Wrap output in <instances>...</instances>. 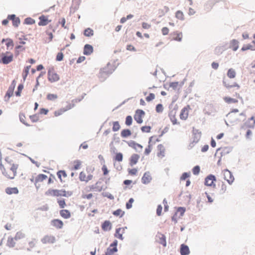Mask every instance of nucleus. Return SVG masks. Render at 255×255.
<instances>
[{
  "instance_id": "e2e57ef3",
  "label": "nucleus",
  "mask_w": 255,
  "mask_h": 255,
  "mask_svg": "<svg viewBox=\"0 0 255 255\" xmlns=\"http://www.w3.org/2000/svg\"><path fill=\"white\" fill-rule=\"evenodd\" d=\"M155 98V95L153 93H150L149 95L146 97V100L150 102Z\"/></svg>"
},
{
  "instance_id": "72a5a7b5",
  "label": "nucleus",
  "mask_w": 255,
  "mask_h": 255,
  "mask_svg": "<svg viewBox=\"0 0 255 255\" xmlns=\"http://www.w3.org/2000/svg\"><path fill=\"white\" fill-rule=\"evenodd\" d=\"M118 252L117 247H114L113 248H111L110 247L107 248V253L108 255H113V254L116 252Z\"/></svg>"
},
{
  "instance_id": "4be33fe9",
  "label": "nucleus",
  "mask_w": 255,
  "mask_h": 255,
  "mask_svg": "<svg viewBox=\"0 0 255 255\" xmlns=\"http://www.w3.org/2000/svg\"><path fill=\"white\" fill-rule=\"evenodd\" d=\"M60 214L61 217L64 219H68L71 217V214L68 210H62L60 211Z\"/></svg>"
},
{
  "instance_id": "39448f33",
  "label": "nucleus",
  "mask_w": 255,
  "mask_h": 255,
  "mask_svg": "<svg viewBox=\"0 0 255 255\" xmlns=\"http://www.w3.org/2000/svg\"><path fill=\"white\" fill-rule=\"evenodd\" d=\"M223 174L224 179L226 180L229 184H231L234 180V177L232 172L228 169H226L223 171Z\"/></svg>"
},
{
  "instance_id": "c85d7f7f",
  "label": "nucleus",
  "mask_w": 255,
  "mask_h": 255,
  "mask_svg": "<svg viewBox=\"0 0 255 255\" xmlns=\"http://www.w3.org/2000/svg\"><path fill=\"white\" fill-rule=\"evenodd\" d=\"M47 176L43 174H39L35 178V182H42L44 180L46 179L47 178Z\"/></svg>"
},
{
  "instance_id": "6ab92c4d",
  "label": "nucleus",
  "mask_w": 255,
  "mask_h": 255,
  "mask_svg": "<svg viewBox=\"0 0 255 255\" xmlns=\"http://www.w3.org/2000/svg\"><path fill=\"white\" fill-rule=\"evenodd\" d=\"M101 183L100 182H97L95 185H92L90 187V190L94 191L100 192L102 190V186H100L99 184Z\"/></svg>"
},
{
  "instance_id": "0eeeda50",
  "label": "nucleus",
  "mask_w": 255,
  "mask_h": 255,
  "mask_svg": "<svg viewBox=\"0 0 255 255\" xmlns=\"http://www.w3.org/2000/svg\"><path fill=\"white\" fill-rule=\"evenodd\" d=\"M216 177L212 174H210L207 176L205 180V184L208 186H212V185L215 186L214 184V181H216Z\"/></svg>"
},
{
  "instance_id": "052dcab7",
  "label": "nucleus",
  "mask_w": 255,
  "mask_h": 255,
  "mask_svg": "<svg viewBox=\"0 0 255 255\" xmlns=\"http://www.w3.org/2000/svg\"><path fill=\"white\" fill-rule=\"evenodd\" d=\"M63 57H64V55H63V53L59 52V53H58V54L56 56V60L57 61H61L63 59Z\"/></svg>"
},
{
  "instance_id": "a878e982",
  "label": "nucleus",
  "mask_w": 255,
  "mask_h": 255,
  "mask_svg": "<svg viewBox=\"0 0 255 255\" xmlns=\"http://www.w3.org/2000/svg\"><path fill=\"white\" fill-rule=\"evenodd\" d=\"M236 73L234 69L230 68L228 70L227 72V76L229 78H234L236 77Z\"/></svg>"
},
{
  "instance_id": "393cba45",
  "label": "nucleus",
  "mask_w": 255,
  "mask_h": 255,
  "mask_svg": "<svg viewBox=\"0 0 255 255\" xmlns=\"http://www.w3.org/2000/svg\"><path fill=\"white\" fill-rule=\"evenodd\" d=\"M247 50H255V45H252L251 44L244 45L241 48V50L243 51Z\"/></svg>"
},
{
  "instance_id": "ea45409f",
  "label": "nucleus",
  "mask_w": 255,
  "mask_h": 255,
  "mask_svg": "<svg viewBox=\"0 0 255 255\" xmlns=\"http://www.w3.org/2000/svg\"><path fill=\"white\" fill-rule=\"evenodd\" d=\"M120 127H120L119 122L116 121V122H114L113 123V127L112 129L114 131H117L119 130L120 128Z\"/></svg>"
},
{
  "instance_id": "f03ea898",
  "label": "nucleus",
  "mask_w": 255,
  "mask_h": 255,
  "mask_svg": "<svg viewBox=\"0 0 255 255\" xmlns=\"http://www.w3.org/2000/svg\"><path fill=\"white\" fill-rule=\"evenodd\" d=\"M47 74L48 79L51 83L57 82L60 79L59 75L55 72L53 68H49L48 70Z\"/></svg>"
},
{
  "instance_id": "774afa93",
  "label": "nucleus",
  "mask_w": 255,
  "mask_h": 255,
  "mask_svg": "<svg viewBox=\"0 0 255 255\" xmlns=\"http://www.w3.org/2000/svg\"><path fill=\"white\" fill-rule=\"evenodd\" d=\"M74 163H76L74 166V169L75 170H77L79 168V167L81 164V162L80 161L77 160L74 161Z\"/></svg>"
},
{
  "instance_id": "37998d69",
  "label": "nucleus",
  "mask_w": 255,
  "mask_h": 255,
  "mask_svg": "<svg viewBox=\"0 0 255 255\" xmlns=\"http://www.w3.org/2000/svg\"><path fill=\"white\" fill-rule=\"evenodd\" d=\"M224 100L227 103H235L238 102V101L235 99H233V98H232L230 97H225L224 98Z\"/></svg>"
},
{
  "instance_id": "09e8293b",
  "label": "nucleus",
  "mask_w": 255,
  "mask_h": 255,
  "mask_svg": "<svg viewBox=\"0 0 255 255\" xmlns=\"http://www.w3.org/2000/svg\"><path fill=\"white\" fill-rule=\"evenodd\" d=\"M58 98L57 95L53 94H48L47 95V99L50 101H53Z\"/></svg>"
},
{
  "instance_id": "20e7f679",
  "label": "nucleus",
  "mask_w": 255,
  "mask_h": 255,
  "mask_svg": "<svg viewBox=\"0 0 255 255\" xmlns=\"http://www.w3.org/2000/svg\"><path fill=\"white\" fill-rule=\"evenodd\" d=\"M145 115V112L142 110L138 109L136 110L134 115V119L138 124H141L143 122L142 117Z\"/></svg>"
},
{
  "instance_id": "dca6fc26",
  "label": "nucleus",
  "mask_w": 255,
  "mask_h": 255,
  "mask_svg": "<svg viewBox=\"0 0 255 255\" xmlns=\"http://www.w3.org/2000/svg\"><path fill=\"white\" fill-rule=\"evenodd\" d=\"M102 228L104 231H108L111 230L112 225L109 221L106 220L104 222L102 225Z\"/></svg>"
},
{
  "instance_id": "338daca9",
  "label": "nucleus",
  "mask_w": 255,
  "mask_h": 255,
  "mask_svg": "<svg viewBox=\"0 0 255 255\" xmlns=\"http://www.w3.org/2000/svg\"><path fill=\"white\" fill-rule=\"evenodd\" d=\"M86 176L85 173L81 172L79 175V179L81 181H86Z\"/></svg>"
},
{
  "instance_id": "c03bdc74",
  "label": "nucleus",
  "mask_w": 255,
  "mask_h": 255,
  "mask_svg": "<svg viewBox=\"0 0 255 255\" xmlns=\"http://www.w3.org/2000/svg\"><path fill=\"white\" fill-rule=\"evenodd\" d=\"M56 192H57V191H56V189H50L45 192V195L55 196Z\"/></svg>"
},
{
  "instance_id": "8fccbe9b",
  "label": "nucleus",
  "mask_w": 255,
  "mask_h": 255,
  "mask_svg": "<svg viewBox=\"0 0 255 255\" xmlns=\"http://www.w3.org/2000/svg\"><path fill=\"white\" fill-rule=\"evenodd\" d=\"M134 202V199L132 198H130L128 202L126 203V206L127 209H129L132 207V204Z\"/></svg>"
},
{
  "instance_id": "7ed1b4c3",
  "label": "nucleus",
  "mask_w": 255,
  "mask_h": 255,
  "mask_svg": "<svg viewBox=\"0 0 255 255\" xmlns=\"http://www.w3.org/2000/svg\"><path fill=\"white\" fill-rule=\"evenodd\" d=\"M16 85V82L14 80L12 81L11 85L8 87V89L4 97V101L7 102L9 99L13 95V91Z\"/></svg>"
},
{
  "instance_id": "1a4fd4ad",
  "label": "nucleus",
  "mask_w": 255,
  "mask_h": 255,
  "mask_svg": "<svg viewBox=\"0 0 255 255\" xmlns=\"http://www.w3.org/2000/svg\"><path fill=\"white\" fill-rule=\"evenodd\" d=\"M39 21L38 22V25L39 26H45L48 24V23L51 21V20H49L47 16L41 15L39 17Z\"/></svg>"
},
{
  "instance_id": "58836bf2",
  "label": "nucleus",
  "mask_w": 255,
  "mask_h": 255,
  "mask_svg": "<svg viewBox=\"0 0 255 255\" xmlns=\"http://www.w3.org/2000/svg\"><path fill=\"white\" fill-rule=\"evenodd\" d=\"M23 89V84H19L18 86L17 91L15 93V95L16 96H18V97L20 96V95H21V91H22Z\"/></svg>"
},
{
  "instance_id": "680f3d73",
  "label": "nucleus",
  "mask_w": 255,
  "mask_h": 255,
  "mask_svg": "<svg viewBox=\"0 0 255 255\" xmlns=\"http://www.w3.org/2000/svg\"><path fill=\"white\" fill-rule=\"evenodd\" d=\"M178 85L179 83L178 82H171L169 84V87L172 88L173 90H175Z\"/></svg>"
},
{
  "instance_id": "f8f14e48",
  "label": "nucleus",
  "mask_w": 255,
  "mask_h": 255,
  "mask_svg": "<svg viewBox=\"0 0 255 255\" xmlns=\"http://www.w3.org/2000/svg\"><path fill=\"white\" fill-rule=\"evenodd\" d=\"M180 252L181 255H188L190 254L188 246L184 244H181L180 246Z\"/></svg>"
},
{
  "instance_id": "c9c22d12",
  "label": "nucleus",
  "mask_w": 255,
  "mask_h": 255,
  "mask_svg": "<svg viewBox=\"0 0 255 255\" xmlns=\"http://www.w3.org/2000/svg\"><path fill=\"white\" fill-rule=\"evenodd\" d=\"M113 215L116 216H118L121 215L120 217H122L125 214V212L122 211V210L120 209H117L116 211H114L113 213Z\"/></svg>"
},
{
  "instance_id": "4d7b16f0",
  "label": "nucleus",
  "mask_w": 255,
  "mask_h": 255,
  "mask_svg": "<svg viewBox=\"0 0 255 255\" xmlns=\"http://www.w3.org/2000/svg\"><path fill=\"white\" fill-rule=\"evenodd\" d=\"M190 172H184L180 177V180H185L186 179H187L188 177L190 176Z\"/></svg>"
},
{
  "instance_id": "de8ad7c7",
  "label": "nucleus",
  "mask_w": 255,
  "mask_h": 255,
  "mask_svg": "<svg viewBox=\"0 0 255 255\" xmlns=\"http://www.w3.org/2000/svg\"><path fill=\"white\" fill-rule=\"evenodd\" d=\"M185 108L182 110L180 115V119L182 120H186L188 117V114L185 113Z\"/></svg>"
},
{
  "instance_id": "13d9d810",
  "label": "nucleus",
  "mask_w": 255,
  "mask_h": 255,
  "mask_svg": "<svg viewBox=\"0 0 255 255\" xmlns=\"http://www.w3.org/2000/svg\"><path fill=\"white\" fill-rule=\"evenodd\" d=\"M169 116L170 118V120L172 122L173 125H176L177 124V120L175 118V115H172V113H169Z\"/></svg>"
},
{
  "instance_id": "c756f323",
  "label": "nucleus",
  "mask_w": 255,
  "mask_h": 255,
  "mask_svg": "<svg viewBox=\"0 0 255 255\" xmlns=\"http://www.w3.org/2000/svg\"><path fill=\"white\" fill-rule=\"evenodd\" d=\"M114 159L116 161L121 162L123 159V154L121 152H117L116 156L114 157Z\"/></svg>"
},
{
  "instance_id": "ddd939ff",
  "label": "nucleus",
  "mask_w": 255,
  "mask_h": 255,
  "mask_svg": "<svg viewBox=\"0 0 255 255\" xmlns=\"http://www.w3.org/2000/svg\"><path fill=\"white\" fill-rule=\"evenodd\" d=\"M93 52V47L91 45L86 44L84 47L83 53L86 55H90Z\"/></svg>"
},
{
  "instance_id": "5701e85b",
  "label": "nucleus",
  "mask_w": 255,
  "mask_h": 255,
  "mask_svg": "<svg viewBox=\"0 0 255 255\" xmlns=\"http://www.w3.org/2000/svg\"><path fill=\"white\" fill-rule=\"evenodd\" d=\"M18 168V165L17 164H13L11 166V167L10 168V170L12 171V176L10 177V179H12L14 178L16 174V170Z\"/></svg>"
},
{
  "instance_id": "7c9ffc66",
  "label": "nucleus",
  "mask_w": 255,
  "mask_h": 255,
  "mask_svg": "<svg viewBox=\"0 0 255 255\" xmlns=\"http://www.w3.org/2000/svg\"><path fill=\"white\" fill-rule=\"evenodd\" d=\"M84 34L86 36L90 37L94 35V31L90 28H87L84 30Z\"/></svg>"
},
{
  "instance_id": "e433bc0d",
  "label": "nucleus",
  "mask_w": 255,
  "mask_h": 255,
  "mask_svg": "<svg viewBox=\"0 0 255 255\" xmlns=\"http://www.w3.org/2000/svg\"><path fill=\"white\" fill-rule=\"evenodd\" d=\"M185 212V208L184 207H178L176 211V212H177V214L178 213H180V216L179 217V218H180L181 217H182L183 216Z\"/></svg>"
},
{
  "instance_id": "cd10ccee",
  "label": "nucleus",
  "mask_w": 255,
  "mask_h": 255,
  "mask_svg": "<svg viewBox=\"0 0 255 255\" xmlns=\"http://www.w3.org/2000/svg\"><path fill=\"white\" fill-rule=\"evenodd\" d=\"M14 238L8 237L7 242V246L10 248H13L15 246V243L14 241Z\"/></svg>"
},
{
  "instance_id": "9d476101",
  "label": "nucleus",
  "mask_w": 255,
  "mask_h": 255,
  "mask_svg": "<svg viewBox=\"0 0 255 255\" xmlns=\"http://www.w3.org/2000/svg\"><path fill=\"white\" fill-rule=\"evenodd\" d=\"M232 150V148L230 147H225L224 148H221V147L218 148L216 150V152L215 154V156H216L217 153L220 150H221V152L220 153L221 156H225V155L230 153L231 152Z\"/></svg>"
},
{
  "instance_id": "4c0bfd02",
  "label": "nucleus",
  "mask_w": 255,
  "mask_h": 255,
  "mask_svg": "<svg viewBox=\"0 0 255 255\" xmlns=\"http://www.w3.org/2000/svg\"><path fill=\"white\" fill-rule=\"evenodd\" d=\"M176 17L180 20H184V14L181 10H178L175 14Z\"/></svg>"
},
{
  "instance_id": "2f4dec72",
  "label": "nucleus",
  "mask_w": 255,
  "mask_h": 255,
  "mask_svg": "<svg viewBox=\"0 0 255 255\" xmlns=\"http://www.w3.org/2000/svg\"><path fill=\"white\" fill-rule=\"evenodd\" d=\"M25 235L22 232L19 231L16 233L14 239L15 240L17 241L23 239L25 237Z\"/></svg>"
},
{
  "instance_id": "412c9836",
  "label": "nucleus",
  "mask_w": 255,
  "mask_h": 255,
  "mask_svg": "<svg viewBox=\"0 0 255 255\" xmlns=\"http://www.w3.org/2000/svg\"><path fill=\"white\" fill-rule=\"evenodd\" d=\"M158 238L159 239V243L162 245L163 247L166 246V237L164 235L158 233Z\"/></svg>"
},
{
  "instance_id": "a211bd4d",
  "label": "nucleus",
  "mask_w": 255,
  "mask_h": 255,
  "mask_svg": "<svg viewBox=\"0 0 255 255\" xmlns=\"http://www.w3.org/2000/svg\"><path fill=\"white\" fill-rule=\"evenodd\" d=\"M74 105L73 104L72 106L70 105L67 106L66 109H61L59 110L56 111L54 112V115L56 117L61 115L63 113H64L67 110L71 109L72 108L74 107Z\"/></svg>"
},
{
  "instance_id": "9b49d317",
  "label": "nucleus",
  "mask_w": 255,
  "mask_h": 255,
  "mask_svg": "<svg viewBox=\"0 0 255 255\" xmlns=\"http://www.w3.org/2000/svg\"><path fill=\"white\" fill-rule=\"evenodd\" d=\"M140 157V156L137 154H133L131 155L129 158V165L131 166H133L136 164Z\"/></svg>"
},
{
  "instance_id": "0e129e2a",
  "label": "nucleus",
  "mask_w": 255,
  "mask_h": 255,
  "mask_svg": "<svg viewBox=\"0 0 255 255\" xmlns=\"http://www.w3.org/2000/svg\"><path fill=\"white\" fill-rule=\"evenodd\" d=\"M58 203L61 208H64L66 206L64 199L58 200Z\"/></svg>"
},
{
  "instance_id": "3c124183",
  "label": "nucleus",
  "mask_w": 255,
  "mask_h": 255,
  "mask_svg": "<svg viewBox=\"0 0 255 255\" xmlns=\"http://www.w3.org/2000/svg\"><path fill=\"white\" fill-rule=\"evenodd\" d=\"M200 170V166L198 165H196L194 166L192 169V172L193 174L197 175L199 174Z\"/></svg>"
},
{
  "instance_id": "423d86ee",
  "label": "nucleus",
  "mask_w": 255,
  "mask_h": 255,
  "mask_svg": "<svg viewBox=\"0 0 255 255\" xmlns=\"http://www.w3.org/2000/svg\"><path fill=\"white\" fill-rule=\"evenodd\" d=\"M13 60V55L11 54L10 55H6L5 53H2L0 62L3 64H8Z\"/></svg>"
},
{
  "instance_id": "6e6d98bb",
  "label": "nucleus",
  "mask_w": 255,
  "mask_h": 255,
  "mask_svg": "<svg viewBox=\"0 0 255 255\" xmlns=\"http://www.w3.org/2000/svg\"><path fill=\"white\" fill-rule=\"evenodd\" d=\"M29 118L33 123L36 122L39 120V117L37 115L35 114L29 116Z\"/></svg>"
},
{
  "instance_id": "f704fd0d",
  "label": "nucleus",
  "mask_w": 255,
  "mask_h": 255,
  "mask_svg": "<svg viewBox=\"0 0 255 255\" xmlns=\"http://www.w3.org/2000/svg\"><path fill=\"white\" fill-rule=\"evenodd\" d=\"M126 142L129 146L134 148L136 151L140 152V151H138L136 147V142L133 140H130L129 141H126V140H124Z\"/></svg>"
},
{
  "instance_id": "a19ab883",
  "label": "nucleus",
  "mask_w": 255,
  "mask_h": 255,
  "mask_svg": "<svg viewBox=\"0 0 255 255\" xmlns=\"http://www.w3.org/2000/svg\"><path fill=\"white\" fill-rule=\"evenodd\" d=\"M24 119H25L24 115L23 114L20 113L19 114V120H20V121L22 124H23L24 125H25L26 126L29 127L30 125L28 123H26L25 122Z\"/></svg>"
},
{
  "instance_id": "2eb2a0df",
  "label": "nucleus",
  "mask_w": 255,
  "mask_h": 255,
  "mask_svg": "<svg viewBox=\"0 0 255 255\" xmlns=\"http://www.w3.org/2000/svg\"><path fill=\"white\" fill-rule=\"evenodd\" d=\"M52 225L58 229H61L63 226V222L59 219H54L51 221Z\"/></svg>"
},
{
  "instance_id": "6e6552de",
  "label": "nucleus",
  "mask_w": 255,
  "mask_h": 255,
  "mask_svg": "<svg viewBox=\"0 0 255 255\" xmlns=\"http://www.w3.org/2000/svg\"><path fill=\"white\" fill-rule=\"evenodd\" d=\"M152 180V177L149 171L145 172L141 178V182L144 184H148Z\"/></svg>"
},
{
  "instance_id": "5fc2aeb1",
  "label": "nucleus",
  "mask_w": 255,
  "mask_h": 255,
  "mask_svg": "<svg viewBox=\"0 0 255 255\" xmlns=\"http://www.w3.org/2000/svg\"><path fill=\"white\" fill-rule=\"evenodd\" d=\"M155 110L157 113H161L163 110V106L161 104H158L156 105Z\"/></svg>"
},
{
  "instance_id": "bb28decb",
  "label": "nucleus",
  "mask_w": 255,
  "mask_h": 255,
  "mask_svg": "<svg viewBox=\"0 0 255 255\" xmlns=\"http://www.w3.org/2000/svg\"><path fill=\"white\" fill-rule=\"evenodd\" d=\"M226 49V47L219 46H217L215 49V53L217 55H220Z\"/></svg>"
},
{
  "instance_id": "f257e3e1",
  "label": "nucleus",
  "mask_w": 255,
  "mask_h": 255,
  "mask_svg": "<svg viewBox=\"0 0 255 255\" xmlns=\"http://www.w3.org/2000/svg\"><path fill=\"white\" fill-rule=\"evenodd\" d=\"M114 70H108V67H105L101 69L99 74V78L101 82L104 81L109 75L111 74Z\"/></svg>"
},
{
  "instance_id": "4468645a",
  "label": "nucleus",
  "mask_w": 255,
  "mask_h": 255,
  "mask_svg": "<svg viewBox=\"0 0 255 255\" xmlns=\"http://www.w3.org/2000/svg\"><path fill=\"white\" fill-rule=\"evenodd\" d=\"M55 241V239L53 236H45L41 239V242L43 244L54 243Z\"/></svg>"
},
{
  "instance_id": "69168bd1",
  "label": "nucleus",
  "mask_w": 255,
  "mask_h": 255,
  "mask_svg": "<svg viewBox=\"0 0 255 255\" xmlns=\"http://www.w3.org/2000/svg\"><path fill=\"white\" fill-rule=\"evenodd\" d=\"M176 37L174 38V40L178 41H181L182 40V34L181 32L176 33Z\"/></svg>"
},
{
  "instance_id": "49530a36",
  "label": "nucleus",
  "mask_w": 255,
  "mask_h": 255,
  "mask_svg": "<svg viewBox=\"0 0 255 255\" xmlns=\"http://www.w3.org/2000/svg\"><path fill=\"white\" fill-rule=\"evenodd\" d=\"M132 119L131 116H128L126 118V122L125 124L127 126H129L132 124Z\"/></svg>"
},
{
  "instance_id": "79ce46f5",
  "label": "nucleus",
  "mask_w": 255,
  "mask_h": 255,
  "mask_svg": "<svg viewBox=\"0 0 255 255\" xmlns=\"http://www.w3.org/2000/svg\"><path fill=\"white\" fill-rule=\"evenodd\" d=\"M193 135H194V136L193 137V141H192V143H196L198 142V141L200 139L201 135L199 133H195V134H193Z\"/></svg>"
},
{
  "instance_id": "a18cd8bd",
  "label": "nucleus",
  "mask_w": 255,
  "mask_h": 255,
  "mask_svg": "<svg viewBox=\"0 0 255 255\" xmlns=\"http://www.w3.org/2000/svg\"><path fill=\"white\" fill-rule=\"evenodd\" d=\"M35 21L34 19L31 17H27L24 19V23L26 24H32L35 23Z\"/></svg>"
},
{
  "instance_id": "aec40b11",
  "label": "nucleus",
  "mask_w": 255,
  "mask_h": 255,
  "mask_svg": "<svg viewBox=\"0 0 255 255\" xmlns=\"http://www.w3.org/2000/svg\"><path fill=\"white\" fill-rule=\"evenodd\" d=\"M5 192L9 195L17 194L18 193V190L16 187H7L5 189Z\"/></svg>"
},
{
  "instance_id": "864d4df0",
  "label": "nucleus",
  "mask_w": 255,
  "mask_h": 255,
  "mask_svg": "<svg viewBox=\"0 0 255 255\" xmlns=\"http://www.w3.org/2000/svg\"><path fill=\"white\" fill-rule=\"evenodd\" d=\"M151 128L150 126H143L141 128V130L143 132L148 133L150 131Z\"/></svg>"
},
{
  "instance_id": "473e14b6",
  "label": "nucleus",
  "mask_w": 255,
  "mask_h": 255,
  "mask_svg": "<svg viewBox=\"0 0 255 255\" xmlns=\"http://www.w3.org/2000/svg\"><path fill=\"white\" fill-rule=\"evenodd\" d=\"M56 191H57V192L56 193L55 196H68L67 195L66 191L65 190L56 189Z\"/></svg>"
},
{
  "instance_id": "b1692460",
  "label": "nucleus",
  "mask_w": 255,
  "mask_h": 255,
  "mask_svg": "<svg viewBox=\"0 0 255 255\" xmlns=\"http://www.w3.org/2000/svg\"><path fill=\"white\" fill-rule=\"evenodd\" d=\"M131 134V131L129 129H123L121 133V135L123 138H126Z\"/></svg>"
},
{
  "instance_id": "f3484780",
  "label": "nucleus",
  "mask_w": 255,
  "mask_h": 255,
  "mask_svg": "<svg viewBox=\"0 0 255 255\" xmlns=\"http://www.w3.org/2000/svg\"><path fill=\"white\" fill-rule=\"evenodd\" d=\"M229 47L232 48L233 50L236 51L239 48V42L236 39H233L231 41Z\"/></svg>"
},
{
  "instance_id": "603ef678",
  "label": "nucleus",
  "mask_w": 255,
  "mask_h": 255,
  "mask_svg": "<svg viewBox=\"0 0 255 255\" xmlns=\"http://www.w3.org/2000/svg\"><path fill=\"white\" fill-rule=\"evenodd\" d=\"M7 40L6 45L7 46V49H8V47L11 46V48L14 46L13 40L10 38H6Z\"/></svg>"
},
{
  "instance_id": "bf43d9fd",
  "label": "nucleus",
  "mask_w": 255,
  "mask_h": 255,
  "mask_svg": "<svg viewBox=\"0 0 255 255\" xmlns=\"http://www.w3.org/2000/svg\"><path fill=\"white\" fill-rule=\"evenodd\" d=\"M20 22V19L18 17H16L12 21V24L15 27H17Z\"/></svg>"
}]
</instances>
